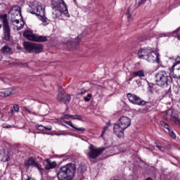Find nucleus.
<instances>
[{
  "instance_id": "20e7f679",
  "label": "nucleus",
  "mask_w": 180,
  "mask_h": 180,
  "mask_svg": "<svg viewBox=\"0 0 180 180\" xmlns=\"http://www.w3.org/2000/svg\"><path fill=\"white\" fill-rule=\"evenodd\" d=\"M28 12L29 13H32V15L38 16L39 19L44 23V26L49 25V19L45 16L44 9L41 4L38 3L31 4Z\"/></svg>"
},
{
  "instance_id": "2eb2a0df",
  "label": "nucleus",
  "mask_w": 180,
  "mask_h": 180,
  "mask_svg": "<svg viewBox=\"0 0 180 180\" xmlns=\"http://www.w3.org/2000/svg\"><path fill=\"white\" fill-rule=\"evenodd\" d=\"M61 15H64L65 16H66V18H70V13H68V15L67 13H65V9H63V8L53 9V11L52 13V17L53 18V19H57L60 18Z\"/></svg>"
},
{
  "instance_id": "473e14b6",
  "label": "nucleus",
  "mask_w": 180,
  "mask_h": 180,
  "mask_svg": "<svg viewBox=\"0 0 180 180\" xmlns=\"http://www.w3.org/2000/svg\"><path fill=\"white\" fill-rule=\"evenodd\" d=\"M146 1L147 0H139L138 2L139 6H140L141 5H144V4H146Z\"/></svg>"
},
{
  "instance_id": "de8ad7c7",
  "label": "nucleus",
  "mask_w": 180,
  "mask_h": 180,
  "mask_svg": "<svg viewBox=\"0 0 180 180\" xmlns=\"http://www.w3.org/2000/svg\"><path fill=\"white\" fill-rule=\"evenodd\" d=\"M11 127V125L7 126V129H9Z\"/></svg>"
},
{
  "instance_id": "7c9ffc66",
  "label": "nucleus",
  "mask_w": 180,
  "mask_h": 180,
  "mask_svg": "<svg viewBox=\"0 0 180 180\" xmlns=\"http://www.w3.org/2000/svg\"><path fill=\"white\" fill-rule=\"evenodd\" d=\"M71 116H72V115H63V119H65L66 120H68L72 118V117H71Z\"/></svg>"
},
{
  "instance_id": "412c9836",
  "label": "nucleus",
  "mask_w": 180,
  "mask_h": 180,
  "mask_svg": "<svg viewBox=\"0 0 180 180\" xmlns=\"http://www.w3.org/2000/svg\"><path fill=\"white\" fill-rule=\"evenodd\" d=\"M46 164L45 165V169H53L57 167V162L55 161L51 162L49 159H46Z\"/></svg>"
},
{
  "instance_id": "8fccbe9b",
  "label": "nucleus",
  "mask_w": 180,
  "mask_h": 180,
  "mask_svg": "<svg viewBox=\"0 0 180 180\" xmlns=\"http://www.w3.org/2000/svg\"><path fill=\"white\" fill-rule=\"evenodd\" d=\"M66 110H68V107H67Z\"/></svg>"
},
{
  "instance_id": "49530a36",
  "label": "nucleus",
  "mask_w": 180,
  "mask_h": 180,
  "mask_svg": "<svg viewBox=\"0 0 180 180\" xmlns=\"http://www.w3.org/2000/svg\"><path fill=\"white\" fill-rule=\"evenodd\" d=\"M2 60V56L0 55V61Z\"/></svg>"
},
{
  "instance_id": "4468645a",
  "label": "nucleus",
  "mask_w": 180,
  "mask_h": 180,
  "mask_svg": "<svg viewBox=\"0 0 180 180\" xmlns=\"http://www.w3.org/2000/svg\"><path fill=\"white\" fill-rule=\"evenodd\" d=\"M10 18L11 19V23L16 20H20L22 19V13H20V8H13L10 11Z\"/></svg>"
},
{
  "instance_id": "4c0bfd02",
  "label": "nucleus",
  "mask_w": 180,
  "mask_h": 180,
  "mask_svg": "<svg viewBox=\"0 0 180 180\" xmlns=\"http://www.w3.org/2000/svg\"><path fill=\"white\" fill-rule=\"evenodd\" d=\"M1 81H3V82H4V84H8L9 83V80H8V79H6V78L1 79Z\"/></svg>"
},
{
  "instance_id": "f257e3e1",
  "label": "nucleus",
  "mask_w": 180,
  "mask_h": 180,
  "mask_svg": "<svg viewBox=\"0 0 180 180\" xmlns=\"http://www.w3.org/2000/svg\"><path fill=\"white\" fill-rule=\"evenodd\" d=\"M138 56L139 58L146 60L148 63H157L160 64V53L158 51H154L153 49H141L138 51Z\"/></svg>"
},
{
  "instance_id": "a878e982",
  "label": "nucleus",
  "mask_w": 180,
  "mask_h": 180,
  "mask_svg": "<svg viewBox=\"0 0 180 180\" xmlns=\"http://www.w3.org/2000/svg\"><path fill=\"white\" fill-rule=\"evenodd\" d=\"M91 98H92V94H87V96L84 97L85 102H89V101H91Z\"/></svg>"
},
{
  "instance_id": "6e6552de",
  "label": "nucleus",
  "mask_w": 180,
  "mask_h": 180,
  "mask_svg": "<svg viewBox=\"0 0 180 180\" xmlns=\"http://www.w3.org/2000/svg\"><path fill=\"white\" fill-rule=\"evenodd\" d=\"M3 22V39L6 41L11 40V27H9V21L6 17L2 20Z\"/></svg>"
},
{
  "instance_id": "ddd939ff",
  "label": "nucleus",
  "mask_w": 180,
  "mask_h": 180,
  "mask_svg": "<svg viewBox=\"0 0 180 180\" xmlns=\"http://www.w3.org/2000/svg\"><path fill=\"white\" fill-rule=\"evenodd\" d=\"M57 101L61 103H64L65 105H68L71 101V96L70 94H66L64 96V92H63L62 88L59 87V92L57 96Z\"/></svg>"
},
{
  "instance_id": "f03ea898",
  "label": "nucleus",
  "mask_w": 180,
  "mask_h": 180,
  "mask_svg": "<svg viewBox=\"0 0 180 180\" xmlns=\"http://www.w3.org/2000/svg\"><path fill=\"white\" fill-rule=\"evenodd\" d=\"M75 165L72 163L67 164L61 167L57 173L58 180H71L75 175Z\"/></svg>"
},
{
  "instance_id": "a19ab883",
  "label": "nucleus",
  "mask_w": 180,
  "mask_h": 180,
  "mask_svg": "<svg viewBox=\"0 0 180 180\" xmlns=\"http://www.w3.org/2000/svg\"><path fill=\"white\" fill-rule=\"evenodd\" d=\"M21 65H23L24 67H27V63H21Z\"/></svg>"
},
{
  "instance_id": "c756f323",
  "label": "nucleus",
  "mask_w": 180,
  "mask_h": 180,
  "mask_svg": "<svg viewBox=\"0 0 180 180\" xmlns=\"http://www.w3.org/2000/svg\"><path fill=\"white\" fill-rule=\"evenodd\" d=\"M65 124H68V126H70V127H72V129L75 127V126H74V124H72L71 121H65Z\"/></svg>"
},
{
  "instance_id": "9d476101",
  "label": "nucleus",
  "mask_w": 180,
  "mask_h": 180,
  "mask_svg": "<svg viewBox=\"0 0 180 180\" xmlns=\"http://www.w3.org/2000/svg\"><path fill=\"white\" fill-rule=\"evenodd\" d=\"M25 167H26V168L34 167L35 168H37L40 172H41V171H44V169L41 168V165H40V163L33 158H30L28 160H25Z\"/></svg>"
},
{
  "instance_id": "f704fd0d",
  "label": "nucleus",
  "mask_w": 180,
  "mask_h": 180,
  "mask_svg": "<svg viewBox=\"0 0 180 180\" xmlns=\"http://www.w3.org/2000/svg\"><path fill=\"white\" fill-rule=\"evenodd\" d=\"M13 109L15 112H19V105L18 104L14 105Z\"/></svg>"
},
{
  "instance_id": "f8f14e48",
  "label": "nucleus",
  "mask_w": 180,
  "mask_h": 180,
  "mask_svg": "<svg viewBox=\"0 0 180 180\" xmlns=\"http://www.w3.org/2000/svg\"><path fill=\"white\" fill-rule=\"evenodd\" d=\"M127 98L129 102H131V103H133L134 105H139V106H143L146 103L144 100H142L141 98L139 97L136 94H128Z\"/></svg>"
},
{
  "instance_id": "72a5a7b5",
  "label": "nucleus",
  "mask_w": 180,
  "mask_h": 180,
  "mask_svg": "<svg viewBox=\"0 0 180 180\" xmlns=\"http://www.w3.org/2000/svg\"><path fill=\"white\" fill-rule=\"evenodd\" d=\"M126 16L128 18V19L131 18V15L130 14V8H128L127 12L126 13Z\"/></svg>"
},
{
  "instance_id": "9b49d317",
  "label": "nucleus",
  "mask_w": 180,
  "mask_h": 180,
  "mask_svg": "<svg viewBox=\"0 0 180 180\" xmlns=\"http://www.w3.org/2000/svg\"><path fill=\"white\" fill-rule=\"evenodd\" d=\"M53 9H65V13L68 16V8L64 0H52Z\"/></svg>"
},
{
  "instance_id": "37998d69",
  "label": "nucleus",
  "mask_w": 180,
  "mask_h": 180,
  "mask_svg": "<svg viewBox=\"0 0 180 180\" xmlns=\"http://www.w3.org/2000/svg\"><path fill=\"white\" fill-rule=\"evenodd\" d=\"M56 136H61V134H55Z\"/></svg>"
},
{
  "instance_id": "4be33fe9",
  "label": "nucleus",
  "mask_w": 180,
  "mask_h": 180,
  "mask_svg": "<svg viewBox=\"0 0 180 180\" xmlns=\"http://www.w3.org/2000/svg\"><path fill=\"white\" fill-rule=\"evenodd\" d=\"M1 54H13V50L9 46L6 45L1 49Z\"/></svg>"
},
{
  "instance_id": "393cba45",
  "label": "nucleus",
  "mask_w": 180,
  "mask_h": 180,
  "mask_svg": "<svg viewBox=\"0 0 180 180\" xmlns=\"http://www.w3.org/2000/svg\"><path fill=\"white\" fill-rule=\"evenodd\" d=\"M74 129H75V130H73L74 131H75V130H77V131H80V132H82V133H84V131H86V129H85V128H84V127H79V128H78V127H74Z\"/></svg>"
},
{
  "instance_id": "1a4fd4ad",
  "label": "nucleus",
  "mask_w": 180,
  "mask_h": 180,
  "mask_svg": "<svg viewBox=\"0 0 180 180\" xmlns=\"http://www.w3.org/2000/svg\"><path fill=\"white\" fill-rule=\"evenodd\" d=\"M23 34L24 37H26L27 40H30L31 41H47V37L36 35L31 31H25Z\"/></svg>"
},
{
  "instance_id": "c9c22d12",
  "label": "nucleus",
  "mask_w": 180,
  "mask_h": 180,
  "mask_svg": "<svg viewBox=\"0 0 180 180\" xmlns=\"http://www.w3.org/2000/svg\"><path fill=\"white\" fill-rule=\"evenodd\" d=\"M84 94H86V90L85 89H82L81 92L79 93L77 95H80L81 96H82V95H84Z\"/></svg>"
},
{
  "instance_id": "09e8293b",
  "label": "nucleus",
  "mask_w": 180,
  "mask_h": 180,
  "mask_svg": "<svg viewBox=\"0 0 180 180\" xmlns=\"http://www.w3.org/2000/svg\"><path fill=\"white\" fill-rule=\"evenodd\" d=\"M2 27V25L0 24V29Z\"/></svg>"
},
{
  "instance_id": "bb28decb",
  "label": "nucleus",
  "mask_w": 180,
  "mask_h": 180,
  "mask_svg": "<svg viewBox=\"0 0 180 180\" xmlns=\"http://www.w3.org/2000/svg\"><path fill=\"white\" fill-rule=\"evenodd\" d=\"M24 110H26V112H27V113H29L30 115H34L35 116H37V114L36 112H32V111H30V110L27 109V107H24Z\"/></svg>"
},
{
  "instance_id": "6ab92c4d",
  "label": "nucleus",
  "mask_w": 180,
  "mask_h": 180,
  "mask_svg": "<svg viewBox=\"0 0 180 180\" xmlns=\"http://www.w3.org/2000/svg\"><path fill=\"white\" fill-rule=\"evenodd\" d=\"M11 25H13L14 30H22L23 29V26H25V22L20 21V20H17L15 21H13L11 22Z\"/></svg>"
},
{
  "instance_id": "79ce46f5",
  "label": "nucleus",
  "mask_w": 180,
  "mask_h": 180,
  "mask_svg": "<svg viewBox=\"0 0 180 180\" xmlns=\"http://www.w3.org/2000/svg\"><path fill=\"white\" fill-rule=\"evenodd\" d=\"M103 134H105V132L102 131V134L100 136L103 137Z\"/></svg>"
},
{
  "instance_id": "423d86ee",
  "label": "nucleus",
  "mask_w": 180,
  "mask_h": 180,
  "mask_svg": "<svg viewBox=\"0 0 180 180\" xmlns=\"http://www.w3.org/2000/svg\"><path fill=\"white\" fill-rule=\"evenodd\" d=\"M23 46L28 53H35L36 54H39V53H41L43 50V46L41 44L32 42L25 41Z\"/></svg>"
},
{
  "instance_id": "c03bdc74",
  "label": "nucleus",
  "mask_w": 180,
  "mask_h": 180,
  "mask_svg": "<svg viewBox=\"0 0 180 180\" xmlns=\"http://www.w3.org/2000/svg\"><path fill=\"white\" fill-rule=\"evenodd\" d=\"M4 161H9V160L8 159V158H6V159H4Z\"/></svg>"
},
{
  "instance_id": "2f4dec72",
  "label": "nucleus",
  "mask_w": 180,
  "mask_h": 180,
  "mask_svg": "<svg viewBox=\"0 0 180 180\" xmlns=\"http://www.w3.org/2000/svg\"><path fill=\"white\" fill-rule=\"evenodd\" d=\"M37 129H38V130H40L41 131H44V126L43 125H38L37 127Z\"/></svg>"
},
{
  "instance_id": "aec40b11",
  "label": "nucleus",
  "mask_w": 180,
  "mask_h": 180,
  "mask_svg": "<svg viewBox=\"0 0 180 180\" xmlns=\"http://www.w3.org/2000/svg\"><path fill=\"white\" fill-rule=\"evenodd\" d=\"M169 111L167 112V119H169L171 122H174L175 124H180L179 118H178V115L176 114H174L172 111H171L172 115L169 118Z\"/></svg>"
},
{
  "instance_id": "e433bc0d",
  "label": "nucleus",
  "mask_w": 180,
  "mask_h": 180,
  "mask_svg": "<svg viewBox=\"0 0 180 180\" xmlns=\"http://www.w3.org/2000/svg\"><path fill=\"white\" fill-rule=\"evenodd\" d=\"M67 44H68V47H70L71 46H74V44H75L74 43L73 41H69Z\"/></svg>"
},
{
  "instance_id": "ea45409f",
  "label": "nucleus",
  "mask_w": 180,
  "mask_h": 180,
  "mask_svg": "<svg viewBox=\"0 0 180 180\" xmlns=\"http://www.w3.org/2000/svg\"><path fill=\"white\" fill-rule=\"evenodd\" d=\"M108 127H109V126H105V127H104V128H103V133H105V132H106V131L108 130Z\"/></svg>"
},
{
  "instance_id": "58836bf2",
  "label": "nucleus",
  "mask_w": 180,
  "mask_h": 180,
  "mask_svg": "<svg viewBox=\"0 0 180 180\" xmlns=\"http://www.w3.org/2000/svg\"><path fill=\"white\" fill-rule=\"evenodd\" d=\"M51 127H44V130H46L48 131H51Z\"/></svg>"
},
{
  "instance_id": "5701e85b",
  "label": "nucleus",
  "mask_w": 180,
  "mask_h": 180,
  "mask_svg": "<svg viewBox=\"0 0 180 180\" xmlns=\"http://www.w3.org/2000/svg\"><path fill=\"white\" fill-rule=\"evenodd\" d=\"M132 75L134 77H139L140 78H143V77H146V75H144V70H139L138 72H134L132 73Z\"/></svg>"
},
{
  "instance_id": "b1692460",
  "label": "nucleus",
  "mask_w": 180,
  "mask_h": 180,
  "mask_svg": "<svg viewBox=\"0 0 180 180\" xmlns=\"http://www.w3.org/2000/svg\"><path fill=\"white\" fill-rule=\"evenodd\" d=\"M73 120H82V116L78 115H75L70 116Z\"/></svg>"
},
{
  "instance_id": "0eeeda50",
  "label": "nucleus",
  "mask_w": 180,
  "mask_h": 180,
  "mask_svg": "<svg viewBox=\"0 0 180 180\" xmlns=\"http://www.w3.org/2000/svg\"><path fill=\"white\" fill-rule=\"evenodd\" d=\"M103 151H105V148H98L94 146V145H90L89 147V152L87 155L89 157V158H91V160H96L99 155H102Z\"/></svg>"
},
{
  "instance_id": "dca6fc26",
  "label": "nucleus",
  "mask_w": 180,
  "mask_h": 180,
  "mask_svg": "<svg viewBox=\"0 0 180 180\" xmlns=\"http://www.w3.org/2000/svg\"><path fill=\"white\" fill-rule=\"evenodd\" d=\"M172 76L173 78L180 79V62H176L172 65Z\"/></svg>"
},
{
  "instance_id": "7ed1b4c3",
  "label": "nucleus",
  "mask_w": 180,
  "mask_h": 180,
  "mask_svg": "<svg viewBox=\"0 0 180 180\" xmlns=\"http://www.w3.org/2000/svg\"><path fill=\"white\" fill-rule=\"evenodd\" d=\"M131 124V120L130 118L122 116L121 117L118 122L114 125V133L120 139L124 137V130L129 127Z\"/></svg>"
},
{
  "instance_id": "a211bd4d",
  "label": "nucleus",
  "mask_w": 180,
  "mask_h": 180,
  "mask_svg": "<svg viewBox=\"0 0 180 180\" xmlns=\"http://www.w3.org/2000/svg\"><path fill=\"white\" fill-rule=\"evenodd\" d=\"M160 124L161 126H162V127H165V129H167V130H168L169 134L170 137H172V139H176V135H175V133H174V131H172V129L171 128L169 124L164 121H160Z\"/></svg>"
},
{
  "instance_id": "cd10ccee",
  "label": "nucleus",
  "mask_w": 180,
  "mask_h": 180,
  "mask_svg": "<svg viewBox=\"0 0 180 180\" xmlns=\"http://www.w3.org/2000/svg\"><path fill=\"white\" fill-rule=\"evenodd\" d=\"M155 146H156V147L158 148V150H160V151H162V153H164V150H165V148H164V147H162L161 146H158V144H157V143H155Z\"/></svg>"
},
{
  "instance_id": "a18cd8bd",
  "label": "nucleus",
  "mask_w": 180,
  "mask_h": 180,
  "mask_svg": "<svg viewBox=\"0 0 180 180\" xmlns=\"http://www.w3.org/2000/svg\"><path fill=\"white\" fill-rule=\"evenodd\" d=\"M61 136H67V134H61Z\"/></svg>"
},
{
  "instance_id": "f3484780",
  "label": "nucleus",
  "mask_w": 180,
  "mask_h": 180,
  "mask_svg": "<svg viewBox=\"0 0 180 180\" xmlns=\"http://www.w3.org/2000/svg\"><path fill=\"white\" fill-rule=\"evenodd\" d=\"M16 94V90L10 88V89H5L0 91V96L5 98L6 96H10V95H15Z\"/></svg>"
},
{
  "instance_id": "c85d7f7f",
  "label": "nucleus",
  "mask_w": 180,
  "mask_h": 180,
  "mask_svg": "<svg viewBox=\"0 0 180 180\" xmlns=\"http://www.w3.org/2000/svg\"><path fill=\"white\" fill-rule=\"evenodd\" d=\"M174 33L176 34L177 39H179V40H180V27L178 28L177 30H176Z\"/></svg>"
},
{
  "instance_id": "39448f33",
  "label": "nucleus",
  "mask_w": 180,
  "mask_h": 180,
  "mask_svg": "<svg viewBox=\"0 0 180 180\" xmlns=\"http://www.w3.org/2000/svg\"><path fill=\"white\" fill-rule=\"evenodd\" d=\"M155 81L158 86L167 87L170 84H172V77L169 72L160 71L155 75Z\"/></svg>"
}]
</instances>
